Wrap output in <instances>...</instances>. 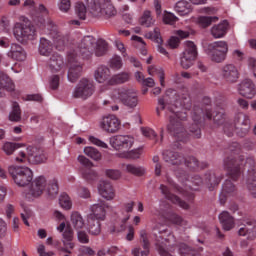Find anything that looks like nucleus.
<instances>
[{"label": "nucleus", "instance_id": "obj_54", "mask_svg": "<svg viewBox=\"0 0 256 256\" xmlns=\"http://www.w3.org/2000/svg\"><path fill=\"white\" fill-rule=\"evenodd\" d=\"M110 67L115 71H118V69H121V67H123V60L120 58V56H114L110 60Z\"/></svg>", "mask_w": 256, "mask_h": 256}, {"label": "nucleus", "instance_id": "obj_16", "mask_svg": "<svg viewBox=\"0 0 256 256\" xmlns=\"http://www.w3.org/2000/svg\"><path fill=\"white\" fill-rule=\"evenodd\" d=\"M118 99H120L123 105L130 109H135V107L139 105V97L137 96V92L133 89L120 88L118 90Z\"/></svg>", "mask_w": 256, "mask_h": 256}, {"label": "nucleus", "instance_id": "obj_5", "mask_svg": "<svg viewBox=\"0 0 256 256\" xmlns=\"http://www.w3.org/2000/svg\"><path fill=\"white\" fill-rule=\"evenodd\" d=\"M191 115L193 124L188 128V130L195 139H201V125H203V121H205V119H208L209 121L213 119L211 98L205 96L202 99L201 105L195 104L191 111Z\"/></svg>", "mask_w": 256, "mask_h": 256}, {"label": "nucleus", "instance_id": "obj_38", "mask_svg": "<svg viewBox=\"0 0 256 256\" xmlns=\"http://www.w3.org/2000/svg\"><path fill=\"white\" fill-rule=\"evenodd\" d=\"M174 10L176 11V13H178V15L183 17L185 15H189V13L193 11V8H191V3L185 0H182V1H178L175 4Z\"/></svg>", "mask_w": 256, "mask_h": 256}, {"label": "nucleus", "instance_id": "obj_26", "mask_svg": "<svg viewBox=\"0 0 256 256\" xmlns=\"http://www.w3.org/2000/svg\"><path fill=\"white\" fill-rule=\"evenodd\" d=\"M237 195V187L231 180H226L222 185V191L219 196V201L221 205L227 203L228 197H235Z\"/></svg>", "mask_w": 256, "mask_h": 256}, {"label": "nucleus", "instance_id": "obj_21", "mask_svg": "<svg viewBox=\"0 0 256 256\" xmlns=\"http://www.w3.org/2000/svg\"><path fill=\"white\" fill-rule=\"evenodd\" d=\"M43 27H47L48 31H52L53 33H55V47L58 51H63V49H65V45H67V37L57 32V25H55V23H53L52 20L49 18H47L45 26H42L41 28L43 29Z\"/></svg>", "mask_w": 256, "mask_h": 256}, {"label": "nucleus", "instance_id": "obj_40", "mask_svg": "<svg viewBox=\"0 0 256 256\" xmlns=\"http://www.w3.org/2000/svg\"><path fill=\"white\" fill-rule=\"evenodd\" d=\"M71 225L76 231L85 227V220H83V216L79 212H73L71 214Z\"/></svg>", "mask_w": 256, "mask_h": 256}, {"label": "nucleus", "instance_id": "obj_14", "mask_svg": "<svg viewBox=\"0 0 256 256\" xmlns=\"http://www.w3.org/2000/svg\"><path fill=\"white\" fill-rule=\"evenodd\" d=\"M95 93V84L93 81L84 78L79 81L77 86L75 87L72 97L74 99H89Z\"/></svg>", "mask_w": 256, "mask_h": 256}, {"label": "nucleus", "instance_id": "obj_22", "mask_svg": "<svg viewBox=\"0 0 256 256\" xmlns=\"http://www.w3.org/2000/svg\"><path fill=\"white\" fill-rule=\"evenodd\" d=\"M237 91L245 99H253L256 95L255 83L251 79H244L237 85Z\"/></svg>", "mask_w": 256, "mask_h": 256}, {"label": "nucleus", "instance_id": "obj_42", "mask_svg": "<svg viewBox=\"0 0 256 256\" xmlns=\"http://www.w3.org/2000/svg\"><path fill=\"white\" fill-rule=\"evenodd\" d=\"M129 80V73H120L113 75L109 80H108V85H119L121 83H127Z\"/></svg>", "mask_w": 256, "mask_h": 256}, {"label": "nucleus", "instance_id": "obj_58", "mask_svg": "<svg viewBox=\"0 0 256 256\" xmlns=\"http://www.w3.org/2000/svg\"><path fill=\"white\" fill-rule=\"evenodd\" d=\"M149 35L151 39H154L156 43H163V38H161V32L159 31V28H155L152 32L149 33Z\"/></svg>", "mask_w": 256, "mask_h": 256}, {"label": "nucleus", "instance_id": "obj_25", "mask_svg": "<svg viewBox=\"0 0 256 256\" xmlns=\"http://www.w3.org/2000/svg\"><path fill=\"white\" fill-rule=\"evenodd\" d=\"M78 161L84 167L82 170L83 178L86 181H95L97 179V172L91 169V167H93V162L83 155L78 156Z\"/></svg>", "mask_w": 256, "mask_h": 256}, {"label": "nucleus", "instance_id": "obj_63", "mask_svg": "<svg viewBox=\"0 0 256 256\" xmlns=\"http://www.w3.org/2000/svg\"><path fill=\"white\" fill-rule=\"evenodd\" d=\"M142 134L144 135V137H147L148 139H155L157 137L155 130L151 128H142Z\"/></svg>", "mask_w": 256, "mask_h": 256}, {"label": "nucleus", "instance_id": "obj_44", "mask_svg": "<svg viewBox=\"0 0 256 256\" xmlns=\"http://www.w3.org/2000/svg\"><path fill=\"white\" fill-rule=\"evenodd\" d=\"M148 73L149 75H155V74L158 75L161 87H165V72L163 71L162 68L150 66L148 68Z\"/></svg>", "mask_w": 256, "mask_h": 256}, {"label": "nucleus", "instance_id": "obj_53", "mask_svg": "<svg viewBox=\"0 0 256 256\" xmlns=\"http://www.w3.org/2000/svg\"><path fill=\"white\" fill-rule=\"evenodd\" d=\"M21 147V144L19 143H13V142H6L3 145V151L6 153V155H13L15 153L16 149H19Z\"/></svg>", "mask_w": 256, "mask_h": 256}, {"label": "nucleus", "instance_id": "obj_46", "mask_svg": "<svg viewBox=\"0 0 256 256\" xmlns=\"http://www.w3.org/2000/svg\"><path fill=\"white\" fill-rule=\"evenodd\" d=\"M9 119L16 123L21 121V107H19V103L13 102L12 111L10 112Z\"/></svg>", "mask_w": 256, "mask_h": 256}, {"label": "nucleus", "instance_id": "obj_48", "mask_svg": "<svg viewBox=\"0 0 256 256\" xmlns=\"http://www.w3.org/2000/svg\"><path fill=\"white\" fill-rule=\"evenodd\" d=\"M219 18L217 16H200L198 18V23L201 27L207 28L211 25V23H217Z\"/></svg>", "mask_w": 256, "mask_h": 256}, {"label": "nucleus", "instance_id": "obj_50", "mask_svg": "<svg viewBox=\"0 0 256 256\" xmlns=\"http://www.w3.org/2000/svg\"><path fill=\"white\" fill-rule=\"evenodd\" d=\"M84 153L87 155V157H90V159H93L94 161H100L101 159V152H99L97 148H93L91 146L85 147Z\"/></svg>", "mask_w": 256, "mask_h": 256}, {"label": "nucleus", "instance_id": "obj_23", "mask_svg": "<svg viewBox=\"0 0 256 256\" xmlns=\"http://www.w3.org/2000/svg\"><path fill=\"white\" fill-rule=\"evenodd\" d=\"M221 77L226 83H237L239 81V69L234 64H225L221 68Z\"/></svg>", "mask_w": 256, "mask_h": 256}, {"label": "nucleus", "instance_id": "obj_12", "mask_svg": "<svg viewBox=\"0 0 256 256\" xmlns=\"http://www.w3.org/2000/svg\"><path fill=\"white\" fill-rule=\"evenodd\" d=\"M24 7H29L31 9L30 17L33 23H35V25H37L38 27H45L47 23V19H49V18H46L47 15H49V11L45 7V5L40 4L38 9H36L35 1L26 0L24 2Z\"/></svg>", "mask_w": 256, "mask_h": 256}, {"label": "nucleus", "instance_id": "obj_18", "mask_svg": "<svg viewBox=\"0 0 256 256\" xmlns=\"http://www.w3.org/2000/svg\"><path fill=\"white\" fill-rule=\"evenodd\" d=\"M224 169L232 181H237L241 177V164L237 162V158L233 155L224 159Z\"/></svg>", "mask_w": 256, "mask_h": 256}, {"label": "nucleus", "instance_id": "obj_32", "mask_svg": "<svg viewBox=\"0 0 256 256\" xmlns=\"http://www.w3.org/2000/svg\"><path fill=\"white\" fill-rule=\"evenodd\" d=\"M8 57L14 61H25V59H27V53H25V50L21 45L13 43L8 52Z\"/></svg>", "mask_w": 256, "mask_h": 256}, {"label": "nucleus", "instance_id": "obj_39", "mask_svg": "<svg viewBox=\"0 0 256 256\" xmlns=\"http://www.w3.org/2000/svg\"><path fill=\"white\" fill-rule=\"evenodd\" d=\"M101 220L88 216V231L90 235H99L101 233Z\"/></svg>", "mask_w": 256, "mask_h": 256}, {"label": "nucleus", "instance_id": "obj_47", "mask_svg": "<svg viewBox=\"0 0 256 256\" xmlns=\"http://www.w3.org/2000/svg\"><path fill=\"white\" fill-rule=\"evenodd\" d=\"M75 13L79 19L85 21L87 19V6L83 2L76 3Z\"/></svg>", "mask_w": 256, "mask_h": 256}, {"label": "nucleus", "instance_id": "obj_51", "mask_svg": "<svg viewBox=\"0 0 256 256\" xmlns=\"http://www.w3.org/2000/svg\"><path fill=\"white\" fill-rule=\"evenodd\" d=\"M127 173H131V175H136V177H142L145 175V169L143 167L135 166L133 164L126 165Z\"/></svg>", "mask_w": 256, "mask_h": 256}, {"label": "nucleus", "instance_id": "obj_9", "mask_svg": "<svg viewBox=\"0 0 256 256\" xmlns=\"http://www.w3.org/2000/svg\"><path fill=\"white\" fill-rule=\"evenodd\" d=\"M87 7L92 17H113L117 10L111 0H86Z\"/></svg>", "mask_w": 256, "mask_h": 256}, {"label": "nucleus", "instance_id": "obj_10", "mask_svg": "<svg viewBox=\"0 0 256 256\" xmlns=\"http://www.w3.org/2000/svg\"><path fill=\"white\" fill-rule=\"evenodd\" d=\"M17 163H30L31 165H39L47 161V155L42 149L29 146L25 151H20L16 157Z\"/></svg>", "mask_w": 256, "mask_h": 256}, {"label": "nucleus", "instance_id": "obj_11", "mask_svg": "<svg viewBox=\"0 0 256 256\" xmlns=\"http://www.w3.org/2000/svg\"><path fill=\"white\" fill-rule=\"evenodd\" d=\"M207 55L214 63H223L229 53V45L225 41H216L207 46Z\"/></svg>", "mask_w": 256, "mask_h": 256}, {"label": "nucleus", "instance_id": "obj_62", "mask_svg": "<svg viewBox=\"0 0 256 256\" xmlns=\"http://www.w3.org/2000/svg\"><path fill=\"white\" fill-rule=\"evenodd\" d=\"M79 197H82V199H89V197H91V192L89 191V189L83 187V186H80L78 188V191H77Z\"/></svg>", "mask_w": 256, "mask_h": 256}, {"label": "nucleus", "instance_id": "obj_2", "mask_svg": "<svg viewBox=\"0 0 256 256\" xmlns=\"http://www.w3.org/2000/svg\"><path fill=\"white\" fill-rule=\"evenodd\" d=\"M174 102V103H173ZM156 111L157 115H160V110L167 109V117L170 122L167 126V130L171 135H174L176 141L174 142V149H181V143H187L189 141V133L183 128V122L187 119V111H191V98L188 95L181 97L176 96L169 102L167 98H160L158 100Z\"/></svg>", "mask_w": 256, "mask_h": 256}, {"label": "nucleus", "instance_id": "obj_33", "mask_svg": "<svg viewBox=\"0 0 256 256\" xmlns=\"http://www.w3.org/2000/svg\"><path fill=\"white\" fill-rule=\"evenodd\" d=\"M6 91H15V84L7 76V74L0 75V97H5Z\"/></svg>", "mask_w": 256, "mask_h": 256}, {"label": "nucleus", "instance_id": "obj_3", "mask_svg": "<svg viewBox=\"0 0 256 256\" xmlns=\"http://www.w3.org/2000/svg\"><path fill=\"white\" fill-rule=\"evenodd\" d=\"M107 41L99 39L98 41L93 36H85L76 49L70 50L67 54V61L70 65L68 71V81L75 83L81 72L83 71V65L79 62L80 59L89 61L95 53L96 57H103L107 53Z\"/></svg>", "mask_w": 256, "mask_h": 256}, {"label": "nucleus", "instance_id": "obj_60", "mask_svg": "<svg viewBox=\"0 0 256 256\" xmlns=\"http://www.w3.org/2000/svg\"><path fill=\"white\" fill-rule=\"evenodd\" d=\"M59 81H60L59 75H53L49 81L50 89H52L53 91L59 89Z\"/></svg>", "mask_w": 256, "mask_h": 256}, {"label": "nucleus", "instance_id": "obj_37", "mask_svg": "<svg viewBox=\"0 0 256 256\" xmlns=\"http://www.w3.org/2000/svg\"><path fill=\"white\" fill-rule=\"evenodd\" d=\"M50 69L52 71H61L65 67V62L63 61V56L58 53L52 54L49 60Z\"/></svg>", "mask_w": 256, "mask_h": 256}, {"label": "nucleus", "instance_id": "obj_8", "mask_svg": "<svg viewBox=\"0 0 256 256\" xmlns=\"http://www.w3.org/2000/svg\"><path fill=\"white\" fill-rule=\"evenodd\" d=\"M13 35L19 43H27V41H34L37 38V29L27 18L23 22H16L13 27Z\"/></svg>", "mask_w": 256, "mask_h": 256}, {"label": "nucleus", "instance_id": "obj_59", "mask_svg": "<svg viewBox=\"0 0 256 256\" xmlns=\"http://www.w3.org/2000/svg\"><path fill=\"white\" fill-rule=\"evenodd\" d=\"M106 176H108L109 179L117 180L121 177V171L115 169H108L106 170Z\"/></svg>", "mask_w": 256, "mask_h": 256}, {"label": "nucleus", "instance_id": "obj_56", "mask_svg": "<svg viewBox=\"0 0 256 256\" xmlns=\"http://www.w3.org/2000/svg\"><path fill=\"white\" fill-rule=\"evenodd\" d=\"M58 8L62 13H67L71 9V0H59Z\"/></svg>", "mask_w": 256, "mask_h": 256}, {"label": "nucleus", "instance_id": "obj_19", "mask_svg": "<svg viewBox=\"0 0 256 256\" xmlns=\"http://www.w3.org/2000/svg\"><path fill=\"white\" fill-rule=\"evenodd\" d=\"M100 128L105 131V133H117L121 129V120L113 114L104 116L100 121Z\"/></svg>", "mask_w": 256, "mask_h": 256}, {"label": "nucleus", "instance_id": "obj_57", "mask_svg": "<svg viewBox=\"0 0 256 256\" xmlns=\"http://www.w3.org/2000/svg\"><path fill=\"white\" fill-rule=\"evenodd\" d=\"M174 187L178 191V193H180L184 197H187L188 201H193V199H195V195L192 192L187 191V189H183L177 185H175Z\"/></svg>", "mask_w": 256, "mask_h": 256}, {"label": "nucleus", "instance_id": "obj_7", "mask_svg": "<svg viewBox=\"0 0 256 256\" xmlns=\"http://www.w3.org/2000/svg\"><path fill=\"white\" fill-rule=\"evenodd\" d=\"M46 192L48 197H55L59 193V184L57 180L53 179L47 183L45 176H38L31 185L29 195L32 197H41L43 192Z\"/></svg>", "mask_w": 256, "mask_h": 256}, {"label": "nucleus", "instance_id": "obj_29", "mask_svg": "<svg viewBox=\"0 0 256 256\" xmlns=\"http://www.w3.org/2000/svg\"><path fill=\"white\" fill-rule=\"evenodd\" d=\"M98 192L107 201L115 199V188L111 182L103 181L98 186Z\"/></svg>", "mask_w": 256, "mask_h": 256}, {"label": "nucleus", "instance_id": "obj_15", "mask_svg": "<svg viewBox=\"0 0 256 256\" xmlns=\"http://www.w3.org/2000/svg\"><path fill=\"white\" fill-rule=\"evenodd\" d=\"M195 59H197V45L192 41H186V47L180 58V65L183 69H189L193 67V63H195Z\"/></svg>", "mask_w": 256, "mask_h": 256}, {"label": "nucleus", "instance_id": "obj_35", "mask_svg": "<svg viewBox=\"0 0 256 256\" xmlns=\"http://www.w3.org/2000/svg\"><path fill=\"white\" fill-rule=\"evenodd\" d=\"M39 53L40 55H44V57H49L53 53V43L51 40L45 37L40 38Z\"/></svg>", "mask_w": 256, "mask_h": 256}, {"label": "nucleus", "instance_id": "obj_24", "mask_svg": "<svg viewBox=\"0 0 256 256\" xmlns=\"http://www.w3.org/2000/svg\"><path fill=\"white\" fill-rule=\"evenodd\" d=\"M140 243L143 247V251H141L140 247H136L132 249L133 256H149L151 249V242H149V234H147V230H140Z\"/></svg>", "mask_w": 256, "mask_h": 256}, {"label": "nucleus", "instance_id": "obj_1", "mask_svg": "<svg viewBox=\"0 0 256 256\" xmlns=\"http://www.w3.org/2000/svg\"><path fill=\"white\" fill-rule=\"evenodd\" d=\"M163 159L166 163L175 167L174 172L176 177L184 183L185 187H188L192 191H198L199 188L197 187H201L203 184L207 185L209 191H213L223 179V175L215 171L206 172L204 180L199 175L189 176L187 171L183 170V167H187L189 171H201V169L207 168V162H199L193 156L185 158L179 152L165 150L163 152Z\"/></svg>", "mask_w": 256, "mask_h": 256}, {"label": "nucleus", "instance_id": "obj_49", "mask_svg": "<svg viewBox=\"0 0 256 256\" xmlns=\"http://www.w3.org/2000/svg\"><path fill=\"white\" fill-rule=\"evenodd\" d=\"M60 207L69 211L71 207H73V202H71V197L68 196L67 193H62L59 198Z\"/></svg>", "mask_w": 256, "mask_h": 256}, {"label": "nucleus", "instance_id": "obj_61", "mask_svg": "<svg viewBox=\"0 0 256 256\" xmlns=\"http://www.w3.org/2000/svg\"><path fill=\"white\" fill-rule=\"evenodd\" d=\"M89 141L92 142L93 145H96V147H102V149H107L108 147L107 143L99 140V138H96L94 136H90Z\"/></svg>", "mask_w": 256, "mask_h": 256}, {"label": "nucleus", "instance_id": "obj_52", "mask_svg": "<svg viewBox=\"0 0 256 256\" xmlns=\"http://www.w3.org/2000/svg\"><path fill=\"white\" fill-rule=\"evenodd\" d=\"M178 21H179V18H177L175 14L169 11H164L163 23H165V25H175Z\"/></svg>", "mask_w": 256, "mask_h": 256}, {"label": "nucleus", "instance_id": "obj_64", "mask_svg": "<svg viewBox=\"0 0 256 256\" xmlns=\"http://www.w3.org/2000/svg\"><path fill=\"white\" fill-rule=\"evenodd\" d=\"M79 252L81 254H79L78 256H85V255L93 256V255H95V250H92L91 247H87V246H83L82 248H80Z\"/></svg>", "mask_w": 256, "mask_h": 256}, {"label": "nucleus", "instance_id": "obj_20", "mask_svg": "<svg viewBox=\"0 0 256 256\" xmlns=\"http://www.w3.org/2000/svg\"><path fill=\"white\" fill-rule=\"evenodd\" d=\"M242 221L243 224L238 230V235L240 237H247V239L253 241V239H256V221L251 218H244Z\"/></svg>", "mask_w": 256, "mask_h": 256}, {"label": "nucleus", "instance_id": "obj_17", "mask_svg": "<svg viewBox=\"0 0 256 256\" xmlns=\"http://www.w3.org/2000/svg\"><path fill=\"white\" fill-rule=\"evenodd\" d=\"M244 167L248 171V179H247L248 190L250 191L252 197H254L256 199L255 159L253 157L247 158Z\"/></svg>", "mask_w": 256, "mask_h": 256}, {"label": "nucleus", "instance_id": "obj_27", "mask_svg": "<svg viewBox=\"0 0 256 256\" xmlns=\"http://www.w3.org/2000/svg\"><path fill=\"white\" fill-rule=\"evenodd\" d=\"M160 191L162 195H164V197L168 199V201H171V203H173L174 205L180 206L181 209H189V204L181 200L179 196L172 194L171 190H169V187L162 184L160 185Z\"/></svg>", "mask_w": 256, "mask_h": 256}, {"label": "nucleus", "instance_id": "obj_13", "mask_svg": "<svg viewBox=\"0 0 256 256\" xmlns=\"http://www.w3.org/2000/svg\"><path fill=\"white\" fill-rule=\"evenodd\" d=\"M9 173L18 187H25L33 181V171L29 167H10Z\"/></svg>", "mask_w": 256, "mask_h": 256}, {"label": "nucleus", "instance_id": "obj_36", "mask_svg": "<svg viewBox=\"0 0 256 256\" xmlns=\"http://www.w3.org/2000/svg\"><path fill=\"white\" fill-rule=\"evenodd\" d=\"M228 27L229 23L227 22V20H224L223 22H221L218 25H215L211 29V34L213 35V37H215V39H221V37H225V35L227 34Z\"/></svg>", "mask_w": 256, "mask_h": 256}, {"label": "nucleus", "instance_id": "obj_28", "mask_svg": "<svg viewBox=\"0 0 256 256\" xmlns=\"http://www.w3.org/2000/svg\"><path fill=\"white\" fill-rule=\"evenodd\" d=\"M159 216L164 219V221H170L174 225H179L180 227H187V221H185L181 216L173 213L171 209L162 210L159 212Z\"/></svg>", "mask_w": 256, "mask_h": 256}, {"label": "nucleus", "instance_id": "obj_6", "mask_svg": "<svg viewBox=\"0 0 256 256\" xmlns=\"http://www.w3.org/2000/svg\"><path fill=\"white\" fill-rule=\"evenodd\" d=\"M135 143V138L131 135H116L110 138V145L116 151H122L120 154L122 159H139L141 157V153H143V149L138 148L129 151L133 144Z\"/></svg>", "mask_w": 256, "mask_h": 256}, {"label": "nucleus", "instance_id": "obj_4", "mask_svg": "<svg viewBox=\"0 0 256 256\" xmlns=\"http://www.w3.org/2000/svg\"><path fill=\"white\" fill-rule=\"evenodd\" d=\"M216 125H223V130L227 137H233V133H236L238 137H245L251 129V118L245 113H238L234 117V121L227 120L225 113L219 111L212 113V118Z\"/></svg>", "mask_w": 256, "mask_h": 256}, {"label": "nucleus", "instance_id": "obj_30", "mask_svg": "<svg viewBox=\"0 0 256 256\" xmlns=\"http://www.w3.org/2000/svg\"><path fill=\"white\" fill-rule=\"evenodd\" d=\"M107 209H109V205L105 202H102L101 204H94L91 207L92 214H90V216L98 221H105Z\"/></svg>", "mask_w": 256, "mask_h": 256}, {"label": "nucleus", "instance_id": "obj_31", "mask_svg": "<svg viewBox=\"0 0 256 256\" xmlns=\"http://www.w3.org/2000/svg\"><path fill=\"white\" fill-rule=\"evenodd\" d=\"M94 79L97 83H107L109 85V79H111V70L107 66H99L94 72Z\"/></svg>", "mask_w": 256, "mask_h": 256}, {"label": "nucleus", "instance_id": "obj_55", "mask_svg": "<svg viewBox=\"0 0 256 256\" xmlns=\"http://www.w3.org/2000/svg\"><path fill=\"white\" fill-rule=\"evenodd\" d=\"M63 239H65V241H67V245L69 246L70 249H73V247H75V245L71 242L73 239V231L69 228H66L64 233H63Z\"/></svg>", "mask_w": 256, "mask_h": 256}, {"label": "nucleus", "instance_id": "obj_43", "mask_svg": "<svg viewBox=\"0 0 256 256\" xmlns=\"http://www.w3.org/2000/svg\"><path fill=\"white\" fill-rule=\"evenodd\" d=\"M135 207V202H127L123 204L122 213L124 217L122 218L123 223H127L128 219H131V214L133 213V208Z\"/></svg>", "mask_w": 256, "mask_h": 256}, {"label": "nucleus", "instance_id": "obj_34", "mask_svg": "<svg viewBox=\"0 0 256 256\" xmlns=\"http://www.w3.org/2000/svg\"><path fill=\"white\" fill-rule=\"evenodd\" d=\"M219 221L224 231H231V229L235 227V218H233L227 211H224L219 215Z\"/></svg>", "mask_w": 256, "mask_h": 256}, {"label": "nucleus", "instance_id": "obj_45", "mask_svg": "<svg viewBox=\"0 0 256 256\" xmlns=\"http://www.w3.org/2000/svg\"><path fill=\"white\" fill-rule=\"evenodd\" d=\"M178 251L181 256H201V254L188 247L185 243L179 244Z\"/></svg>", "mask_w": 256, "mask_h": 256}, {"label": "nucleus", "instance_id": "obj_41", "mask_svg": "<svg viewBox=\"0 0 256 256\" xmlns=\"http://www.w3.org/2000/svg\"><path fill=\"white\" fill-rule=\"evenodd\" d=\"M139 23L142 25V27H153L155 20L151 15V11L145 10L139 19Z\"/></svg>", "mask_w": 256, "mask_h": 256}]
</instances>
